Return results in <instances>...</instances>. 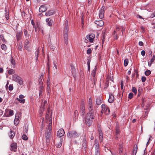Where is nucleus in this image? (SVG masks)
Instances as JSON below:
<instances>
[{"label":"nucleus","mask_w":155,"mask_h":155,"mask_svg":"<svg viewBox=\"0 0 155 155\" xmlns=\"http://www.w3.org/2000/svg\"><path fill=\"white\" fill-rule=\"evenodd\" d=\"M15 135V134L13 131L11 130L9 133V136L11 139H12Z\"/></svg>","instance_id":"nucleus-19"},{"label":"nucleus","mask_w":155,"mask_h":155,"mask_svg":"<svg viewBox=\"0 0 155 155\" xmlns=\"http://www.w3.org/2000/svg\"><path fill=\"white\" fill-rule=\"evenodd\" d=\"M44 90V87L42 85H40L39 87V96L41 95L43 91Z\"/></svg>","instance_id":"nucleus-16"},{"label":"nucleus","mask_w":155,"mask_h":155,"mask_svg":"<svg viewBox=\"0 0 155 155\" xmlns=\"http://www.w3.org/2000/svg\"><path fill=\"white\" fill-rule=\"evenodd\" d=\"M145 52L144 51V50H142L141 51V54L143 56H144L145 55Z\"/></svg>","instance_id":"nucleus-57"},{"label":"nucleus","mask_w":155,"mask_h":155,"mask_svg":"<svg viewBox=\"0 0 155 155\" xmlns=\"http://www.w3.org/2000/svg\"><path fill=\"white\" fill-rule=\"evenodd\" d=\"M16 38L17 40H19L20 38V35L19 34H17L16 35Z\"/></svg>","instance_id":"nucleus-55"},{"label":"nucleus","mask_w":155,"mask_h":155,"mask_svg":"<svg viewBox=\"0 0 155 155\" xmlns=\"http://www.w3.org/2000/svg\"><path fill=\"white\" fill-rule=\"evenodd\" d=\"M92 104H88V110H93Z\"/></svg>","instance_id":"nucleus-43"},{"label":"nucleus","mask_w":155,"mask_h":155,"mask_svg":"<svg viewBox=\"0 0 155 155\" xmlns=\"http://www.w3.org/2000/svg\"><path fill=\"white\" fill-rule=\"evenodd\" d=\"M98 132L100 140L102 141L103 140V136L102 131L100 129H98Z\"/></svg>","instance_id":"nucleus-15"},{"label":"nucleus","mask_w":155,"mask_h":155,"mask_svg":"<svg viewBox=\"0 0 155 155\" xmlns=\"http://www.w3.org/2000/svg\"><path fill=\"white\" fill-rule=\"evenodd\" d=\"M14 114L13 111L12 110H10L9 111V116H12Z\"/></svg>","instance_id":"nucleus-46"},{"label":"nucleus","mask_w":155,"mask_h":155,"mask_svg":"<svg viewBox=\"0 0 155 155\" xmlns=\"http://www.w3.org/2000/svg\"><path fill=\"white\" fill-rule=\"evenodd\" d=\"M87 38L88 39L90 42H92L95 38V35L92 34L88 35L86 36Z\"/></svg>","instance_id":"nucleus-9"},{"label":"nucleus","mask_w":155,"mask_h":155,"mask_svg":"<svg viewBox=\"0 0 155 155\" xmlns=\"http://www.w3.org/2000/svg\"><path fill=\"white\" fill-rule=\"evenodd\" d=\"M49 113V111H48L46 115V119L47 122H52V115L51 114L49 117V115L48 114Z\"/></svg>","instance_id":"nucleus-11"},{"label":"nucleus","mask_w":155,"mask_h":155,"mask_svg":"<svg viewBox=\"0 0 155 155\" xmlns=\"http://www.w3.org/2000/svg\"><path fill=\"white\" fill-rule=\"evenodd\" d=\"M0 38L2 39V40L4 42L5 41V40L4 39V36L3 35H0Z\"/></svg>","instance_id":"nucleus-56"},{"label":"nucleus","mask_w":155,"mask_h":155,"mask_svg":"<svg viewBox=\"0 0 155 155\" xmlns=\"http://www.w3.org/2000/svg\"><path fill=\"white\" fill-rule=\"evenodd\" d=\"M54 12L53 10H49L45 13V15L47 16H50L54 14Z\"/></svg>","instance_id":"nucleus-17"},{"label":"nucleus","mask_w":155,"mask_h":155,"mask_svg":"<svg viewBox=\"0 0 155 155\" xmlns=\"http://www.w3.org/2000/svg\"><path fill=\"white\" fill-rule=\"evenodd\" d=\"M67 137L71 138H73L77 137L79 136L78 134L74 130L69 131L67 134Z\"/></svg>","instance_id":"nucleus-3"},{"label":"nucleus","mask_w":155,"mask_h":155,"mask_svg":"<svg viewBox=\"0 0 155 155\" xmlns=\"http://www.w3.org/2000/svg\"><path fill=\"white\" fill-rule=\"evenodd\" d=\"M1 48L2 50H5L6 49V45L4 44H2L1 45Z\"/></svg>","instance_id":"nucleus-32"},{"label":"nucleus","mask_w":155,"mask_h":155,"mask_svg":"<svg viewBox=\"0 0 155 155\" xmlns=\"http://www.w3.org/2000/svg\"><path fill=\"white\" fill-rule=\"evenodd\" d=\"M101 101L100 98H97L96 99V103L97 105H100L101 103Z\"/></svg>","instance_id":"nucleus-27"},{"label":"nucleus","mask_w":155,"mask_h":155,"mask_svg":"<svg viewBox=\"0 0 155 155\" xmlns=\"http://www.w3.org/2000/svg\"><path fill=\"white\" fill-rule=\"evenodd\" d=\"M57 147L59 148L61 147V143L60 142L56 145Z\"/></svg>","instance_id":"nucleus-54"},{"label":"nucleus","mask_w":155,"mask_h":155,"mask_svg":"<svg viewBox=\"0 0 155 155\" xmlns=\"http://www.w3.org/2000/svg\"><path fill=\"white\" fill-rule=\"evenodd\" d=\"M114 97L113 95L111 93H110L109 95V98L108 100V101L110 103L113 102L114 100Z\"/></svg>","instance_id":"nucleus-12"},{"label":"nucleus","mask_w":155,"mask_h":155,"mask_svg":"<svg viewBox=\"0 0 155 155\" xmlns=\"http://www.w3.org/2000/svg\"><path fill=\"white\" fill-rule=\"evenodd\" d=\"M43 77L42 75H41L40 78H39L38 81L39 84L41 83L42 81V79L43 78Z\"/></svg>","instance_id":"nucleus-44"},{"label":"nucleus","mask_w":155,"mask_h":155,"mask_svg":"<svg viewBox=\"0 0 155 155\" xmlns=\"http://www.w3.org/2000/svg\"><path fill=\"white\" fill-rule=\"evenodd\" d=\"M71 68L72 71H74V67L72 64H71Z\"/></svg>","instance_id":"nucleus-59"},{"label":"nucleus","mask_w":155,"mask_h":155,"mask_svg":"<svg viewBox=\"0 0 155 155\" xmlns=\"http://www.w3.org/2000/svg\"><path fill=\"white\" fill-rule=\"evenodd\" d=\"M154 17H155V12H154L152 14L150 15V17L152 18Z\"/></svg>","instance_id":"nucleus-60"},{"label":"nucleus","mask_w":155,"mask_h":155,"mask_svg":"<svg viewBox=\"0 0 155 155\" xmlns=\"http://www.w3.org/2000/svg\"><path fill=\"white\" fill-rule=\"evenodd\" d=\"M64 134V132L63 129H61L57 131V135L60 137L63 136Z\"/></svg>","instance_id":"nucleus-10"},{"label":"nucleus","mask_w":155,"mask_h":155,"mask_svg":"<svg viewBox=\"0 0 155 155\" xmlns=\"http://www.w3.org/2000/svg\"><path fill=\"white\" fill-rule=\"evenodd\" d=\"M123 150V146L121 145H119V153L120 155H122V154Z\"/></svg>","instance_id":"nucleus-18"},{"label":"nucleus","mask_w":155,"mask_h":155,"mask_svg":"<svg viewBox=\"0 0 155 155\" xmlns=\"http://www.w3.org/2000/svg\"><path fill=\"white\" fill-rule=\"evenodd\" d=\"M138 149L137 146L134 147L133 150V155H136Z\"/></svg>","instance_id":"nucleus-20"},{"label":"nucleus","mask_w":155,"mask_h":155,"mask_svg":"<svg viewBox=\"0 0 155 155\" xmlns=\"http://www.w3.org/2000/svg\"><path fill=\"white\" fill-rule=\"evenodd\" d=\"M13 88V86L10 84L8 87V89L10 91H12Z\"/></svg>","instance_id":"nucleus-48"},{"label":"nucleus","mask_w":155,"mask_h":155,"mask_svg":"<svg viewBox=\"0 0 155 155\" xmlns=\"http://www.w3.org/2000/svg\"><path fill=\"white\" fill-rule=\"evenodd\" d=\"M128 63V60L127 59H126L124 60V65L126 67L127 66Z\"/></svg>","instance_id":"nucleus-34"},{"label":"nucleus","mask_w":155,"mask_h":155,"mask_svg":"<svg viewBox=\"0 0 155 155\" xmlns=\"http://www.w3.org/2000/svg\"><path fill=\"white\" fill-rule=\"evenodd\" d=\"M52 23V21L51 19L47 23V24L49 26H51Z\"/></svg>","instance_id":"nucleus-42"},{"label":"nucleus","mask_w":155,"mask_h":155,"mask_svg":"<svg viewBox=\"0 0 155 155\" xmlns=\"http://www.w3.org/2000/svg\"><path fill=\"white\" fill-rule=\"evenodd\" d=\"M110 110L108 107H107L105 110L104 113L106 115H108L110 113Z\"/></svg>","instance_id":"nucleus-29"},{"label":"nucleus","mask_w":155,"mask_h":155,"mask_svg":"<svg viewBox=\"0 0 155 155\" xmlns=\"http://www.w3.org/2000/svg\"><path fill=\"white\" fill-rule=\"evenodd\" d=\"M94 146L95 150H99V144L97 142L94 144Z\"/></svg>","instance_id":"nucleus-25"},{"label":"nucleus","mask_w":155,"mask_h":155,"mask_svg":"<svg viewBox=\"0 0 155 155\" xmlns=\"http://www.w3.org/2000/svg\"><path fill=\"white\" fill-rule=\"evenodd\" d=\"M17 143H12L11 145L10 150L14 152L17 151Z\"/></svg>","instance_id":"nucleus-7"},{"label":"nucleus","mask_w":155,"mask_h":155,"mask_svg":"<svg viewBox=\"0 0 155 155\" xmlns=\"http://www.w3.org/2000/svg\"><path fill=\"white\" fill-rule=\"evenodd\" d=\"M143 43L142 41H140L139 43V45L140 46H143Z\"/></svg>","instance_id":"nucleus-62"},{"label":"nucleus","mask_w":155,"mask_h":155,"mask_svg":"<svg viewBox=\"0 0 155 155\" xmlns=\"http://www.w3.org/2000/svg\"><path fill=\"white\" fill-rule=\"evenodd\" d=\"M96 73V68H94L92 71L91 74V76L93 77V79H94V78L95 77V74Z\"/></svg>","instance_id":"nucleus-24"},{"label":"nucleus","mask_w":155,"mask_h":155,"mask_svg":"<svg viewBox=\"0 0 155 155\" xmlns=\"http://www.w3.org/2000/svg\"><path fill=\"white\" fill-rule=\"evenodd\" d=\"M51 130H46V132L45 134V137L46 138V143L47 145L49 144L50 141V133Z\"/></svg>","instance_id":"nucleus-4"},{"label":"nucleus","mask_w":155,"mask_h":155,"mask_svg":"<svg viewBox=\"0 0 155 155\" xmlns=\"http://www.w3.org/2000/svg\"><path fill=\"white\" fill-rule=\"evenodd\" d=\"M120 133V131L119 129V126L118 125H117L115 129V139L116 140H117Z\"/></svg>","instance_id":"nucleus-8"},{"label":"nucleus","mask_w":155,"mask_h":155,"mask_svg":"<svg viewBox=\"0 0 155 155\" xmlns=\"http://www.w3.org/2000/svg\"><path fill=\"white\" fill-rule=\"evenodd\" d=\"M47 68H48V73H49V69H50V67L49 66V65L48 64V63H47Z\"/></svg>","instance_id":"nucleus-61"},{"label":"nucleus","mask_w":155,"mask_h":155,"mask_svg":"<svg viewBox=\"0 0 155 155\" xmlns=\"http://www.w3.org/2000/svg\"><path fill=\"white\" fill-rule=\"evenodd\" d=\"M16 99H17V100L21 103H24L25 102V99H20L18 98H17Z\"/></svg>","instance_id":"nucleus-30"},{"label":"nucleus","mask_w":155,"mask_h":155,"mask_svg":"<svg viewBox=\"0 0 155 155\" xmlns=\"http://www.w3.org/2000/svg\"><path fill=\"white\" fill-rule=\"evenodd\" d=\"M88 104H92V99L91 98H90L89 99Z\"/></svg>","instance_id":"nucleus-58"},{"label":"nucleus","mask_w":155,"mask_h":155,"mask_svg":"<svg viewBox=\"0 0 155 155\" xmlns=\"http://www.w3.org/2000/svg\"><path fill=\"white\" fill-rule=\"evenodd\" d=\"M81 114L83 115L85 112V110H81Z\"/></svg>","instance_id":"nucleus-64"},{"label":"nucleus","mask_w":155,"mask_h":155,"mask_svg":"<svg viewBox=\"0 0 155 155\" xmlns=\"http://www.w3.org/2000/svg\"><path fill=\"white\" fill-rule=\"evenodd\" d=\"M155 60V55H153L152 58L150 60V62H151V63H153Z\"/></svg>","instance_id":"nucleus-50"},{"label":"nucleus","mask_w":155,"mask_h":155,"mask_svg":"<svg viewBox=\"0 0 155 155\" xmlns=\"http://www.w3.org/2000/svg\"><path fill=\"white\" fill-rule=\"evenodd\" d=\"M22 139L24 140H28V137L25 134H23L22 136Z\"/></svg>","instance_id":"nucleus-36"},{"label":"nucleus","mask_w":155,"mask_h":155,"mask_svg":"<svg viewBox=\"0 0 155 155\" xmlns=\"http://www.w3.org/2000/svg\"><path fill=\"white\" fill-rule=\"evenodd\" d=\"M133 94L132 93H130L128 95V98L130 99L133 98Z\"/></svg>","instance_id":"nucleus-45"},{"label":"nucleus","mask_w":155,"mask_h":155,"mask_svg":"<svg viewBox=\"0 0 155 155\" xmlns=\"http://www.w3.org/2000/svg\"><path fill=\"white\" fill-rule=\"evenodd\" d=\"M151 73V71L150 70L146 71L145 72V74L146 76L149 75Z\"/></svg>","instance_id":"nucleus-37"},{"label":"nucleus","mask_w":155,"mask_h":155,"mask_svg":"<svg viewBox=\"0 0 155 155\" xmlns=\"http://www.w3.org/2000/svg\"><path fill=\"white\" fill-rule=\"evenodd\" d=\"M47 90L48 93H50V89L49 86H47Z\"/></svg>","instance_id":"nucleus-49"},{"label":"nucleus","mask_w":155,"mask_h":155,"mask_svg":"<svg viewBox=\"0 0 155 155\" xmlns=\"http://www.w3.org/2000/svg\"><path fill=\"white\" fill-rule=\"evenodd\" d=\"M24 97V96L23 95L21 94L19 96V98L20 99H22Z\"/></svg>","instance_id":"nucleus-63"},{"label":"nucleus","mask_w":155,"mask_h":155,"mask_svg":"<svg viewBox=\"0 0 155 155\" xmlns=\"http://www.w3.org/2000/svg\"><path fill=\"white\" fill-rule=\"evenodd\" d=\"M10 61H11V62L12 65H15V60L13 59V58L12 57L11 58Z\"/></svg>","instance_id":"nucleus-33"},{"label":"nucleus","mask_w":155,"mask_h":155,"mask_svg":"<svg viewBox=\"0 0 155 155\" xmlns=\"http://www.w3.org/2000/svg\"><path fill=\"white\" fill-rule=\"evenodd\" d=\"M92 52V50L91 48H88L87 51V54H90Z\"/></svg>","instance_id":"nucleus-47"},{"label":"nucleus","mask_w":155,"mask_h":155,"mask_svg":"<svg viewBox=\"0 0 155 155\" xmlns=\"http://www.w3.org/2000/svg\"><path fill=\"white\" fill-rule=\"evenodd\" d=\"M6 13H5V18L6 19V20H8L9 18H8V13L7 12H6V11L5 10Z\"/></svg>","instance_id":"nucleus-41"},{"label":"nucleus","mask_w":155,"mask_h":155,"mask_svg":"<svg viewBox=\"0 0 155 155\" xmlns=\"http://www.w3.org/2000/svg\"><path fill=\"white\" fill-rule=\"evenodd\" d=\"M16 82L18 83L20 85H22L23 84V81L22 78L20 77V78H19Z\"/></svg>","instance_id":"nucleus-26"},{"label":"nucleus","mask_w":155,"mask_h":155,"mask_svg":"<svg viewBox=\"0 0 155 155\" xmlns=\"http://www.w3.org/2000/svg\"><path fill=\"white\" fill-rule=\"evenodd\" d=\"M39 10L40 12H43L47 10V8L45 5H42L40 7Z\"/></svg>","instance_id":"nucleus-14"},{"label":"nucleus","mask_w":155,"mask_h":155,"mask_svg":"<svg viewBox=\"0 0 155 155\" xmlns=\"http://www.w3.org/2000/svg\"><path fill=\"white\" fill-rule=\"evenodd\" d=\"M141 80L142 81V82H144L146 80V78L145 77H142L141 78Z\"/></svg>","instance_id":"nucleus-51"},{"label":"nucleus","mask_w":155,"mask_h":155,"mask_svg":"<svg viewBox=\"0 0 155 155\" xmlns=\"http://www.w3.org/2000/svg\"><path fill=\"white\" fill-rule=\"evenodd\" d=\"M132 91L135 94H136L137 93V90L136 88L134 87H132Z\"/></svg>","instance_id":"nucleus-38"},{"label":"nucleus","mask_w":155,"mask_h":155,"mask_svg":"<svg viewBox=\"0 0 155 155\" xmlns=\"http://www.w3.org/2000/svg\"><path fill=\"white\" fill-rule=\"evenodd\" d=\"M29 42V41L28 39L25 40L24 44V47L26 48H28V47H26V46L28 44Z\"/></svg>","instance_id":"nucleus-31"},{"label":"nucleus","mask_w":155,"mask_h":155,"mask_svg":"<svg viewBox=\"0 0 155 155\" xmlns=\"http://www.w3.org/2000/svg\"><path fill=\"white\" fill-rule=\"evenodd\" d=\"M99 150H95V155H100Z\"/></svg>","instance_id":"nucleus-52"},{"label":"nucleus","mask_w":155,"mask_h":155,"mask_svg":"<svg viewBox=\"0 0 155 155\" xmlns=\"http://www.w3.org/2000/svg\"><path fill=\"white\" fill-rule=\"evenodd\" d=\"M20 77L18 75H15L13 77V80L14 81L16 82L19 78H20Z\"/></svg>","instance_id":"nucleus-22"},{"label":"nucleus","mask_w":155,"mask_h":155,"mask_svg":"<svg viewBox=\"0 0 155 155\" xmlns=\"http://www.w3.org/2000/svg\"><path fill=\"white\" fill-rule=\"evenodd\" d=\"M39 53V48L35 52V56H36V60L38 59V56Z\"/></svg>","instance_id":"nucleus-39"},{"label":"nucleus","mask_w":155,"mask_h":155,"mask_svg":"<svg viewBox=\"0 0 155 155\" xmlns=\"http://www.w3.org/2000/svg\"><path fill=\"white\" fill-rule=\"evenodd\" d=\"M49 125H48L47 130H49L51 131V125H52V122H48Z\"/></svg>","instance_id":"nucleus-28"},{"label":"nucleus","mask_w":155,"mask_h":155,"mask_svg":"<svg viewBox=\"0 0 155 155\" xmlns=\"http://www.w3.org/2000/svg\"><path fill=\"white\" fill-rule=\"evenodd\" d=\"M68 26L67 23H65V26L64 31V35L63 37L64 38V41L67 45L68 44Z\"/></svg>","instance_id":"nucleus-2"},{"label":"nucleus","mask_w":155,"mask_h":155,"mask_svg":"<svg viewBox=\"0 0 155 155\" xmlns=\"http://www.w3.org/2000/svg\"><path fill=\"white\" fill-rule=\"evenodd\" d=\"M19 116H17L16 115L15 117V118L14 121V123L15 124H16L15 122H16V121H18L19 120Z\"/></svg>","instance_id":"nucleus-40"},{"label":"nucleus","mask_w":155,"mask_h":155,"mask_svg":"<svg viewBox=\"0 0 155 155\" xmlns=\"http://www.w3.org/2000/svg\"><path fill=\"white\" fill-rule=\"evenodd\" d=\"M89 111V112L87 113L85 119L83 121L89 127L92 124V120L94 118L93 110H91Z\"/></svg>","instance_id":"nucleus-1"},{"label":"nucleus","mask_w":155,"mask_h":155,"mask_svg":"<svg viewBox=\"0 0 155 155\" xmlns=\"http://www.w3.org/2000/svg\"><path fill=\"white\" fill-rule=\"evenodd\" d=\"M14 73V70L12 69H11L8 70V73L9 74H12Z\"/></svg>","instance_id":"nucleus-35"},{"label":"nucleus","mask_w":155,"mask_h":155,"mask_svg":"<svg viewBox=\"0 0 155 155\" xmlns=\"http://www.w3.org/2000/svg\"><path fill=\"white\" fill-rule=\"evenodd\" d=\"M85 110V106L84 102L82 101L81 104L80 110Z\"/></svg>","instance_id":"nucleus-23"},{"label":"nucleus","mask_w":155,"mask_h":155,"mask_svg":"<svg viewBox=\"0 0 155 155\" xmlns=\"http://www.w3.org/2000/svg\"><path fill=\"white\" fill-rule=\"evenodd\" d=\"M96 24L98 26L100 27L104 25V22L102 20L96 21L95 22Z\"/></svg>","instance_id":"nucleus-13"},{"label":"nucleus","mask_w":155,"mask_h":155,"mask_svg":"<svg viewBox=\"0 0 155 155\" xmlns=\"http://www.w3.org/2000/svg\"><path fill=\"white\" fill-rule=\"evenodd\" d=\"M120 85H121V90H122L124 86V83L123 81H121L120 82Z\"/></svg>","instance_id":"nucleus-53"},{"label":"nucleus","mask_w":155,"mask_h":155,"mask_svg":"<svg viewBox=\"0 0 155 155\" xmlns=\"http://www.w3.org/2000/svg\"><path fill=\"white\" fill-rule=\"evenodd\" d=\"M23 31L25 37L27 38H29V34H28V31L25 29H24Z\"/></svg>","instance_id":"nucleus-21"},{"label":"nucleus","mask_w":155,"mask_h":155,"mask_svg":"<svg viewBox=\"0 0 155 155\" xmlns=\"http://www.w3.org/2000/svg\"><path fill=\"white\" fill-rule=\"evenodd\" d=\"M82 149L85 150L87 148V142L86 141V136H85L83 137V140L82 142Z\"/></svg>","instance_id":"nucleus-6"},{"label":"nucleus","mask_w":155,"mask_h":155,"mask_svg":"<svg viewBox=\"0 0 155 155\" xmlns=\"http://www.w3.org/2000/svg\"><path fill=\"white\" fill-rule=\"evenodd\" d=\"M105 11V7L104 6H102L100 10L99 13V17L100 19H102L104 18Z\"/></svg>","instance_id":"nucleus-5"}]
</instances>
